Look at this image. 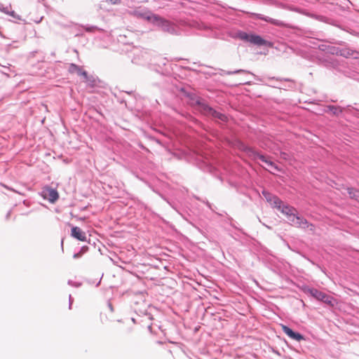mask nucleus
Here are the masks:
<instances>
[{
  "label": "nucleus",
  "mask_w": 359,
  "mask_h": 359,
  "mask_svg": "<svg viewBox=\"0 0 359 359\" xmlns=\"http://www.w3.org/2000/svg\"><path fill=\"white\" fill-rule=\"evenodd\" d=\"M236 147L240 151L245 152L246 155L252 160H256L259 158L262 162L266 163L269 166L271 167L274 170L278 171L280 170L278 167L273 162H272L270 160H268L265 156L258 153L254 148L245 145L243 142L241 141L236 142Z\"/></svg>",
  "instance_id": "nucleus-1"
},
{
  "label": "nucleus",
  "mask_w": 359,
  "mask_h": 359,
  "mask_svg": "<svg viewBox=\"0 0 359 359\" xmlns=\"http://www.w3.org/2000/svg\"><path fill=\"white\" fill-rule=\"evenodd\" d=\"M130 57L132 62L136 65H144L151 62V54L142 48H134Z\"/></svg>",
  "instance_id": "nucleus-2"
},
{
  "label": "nucleus",
  "mask_w": 359,
  "mask_h": 359,
  "mask_svg": "<svg viewBox=\"0 0 359 359\" xmlns=\"http://www.w3.org/2000/svg\"><path fill=\"white\" fill-rule=\"evenodd\" d=\"M156 18L154 20V25L158 27L162 31L169 33L170 34H178L179 30L177 27L170 21L156 15Z\"/></svg>",
  "instance_id": "nucleus-3"
},
{
  "label": "nucleus",
  "mask_w": 359,
  "mask_h": 359,
  "mask_svg": "<svg viewBox=\"0 0 359 359\" xmlns=\"http://www.w3.org/2000/svg\"><path fill=\"white\" fill-rule=\"evenodd\" d=\"M133 14L137 18L147 20L151 23H153L154 20L156 18V14L151 13L147 9H136L133 11Z\"/></svg>",
  "instance_id": "nucleus-4"
},
{
  "label": "nucleus",
  "mask_w": 359,
  "mask_h": 359,
  "mask_svg": "<svg viewBox=\"0 0 359 359\" xmlns=\"http://www.w3.org/2000/svg\"><path fill=\"white\" fill-rule=\"evenodd\" d=\"M41 195L44 199L48 200L52 203H55L59 198L57 191L50 187H45L42 191Z\"/></svg>",
  "instance_id": "nucleus-5"
},
{
  "label": "nucleus",
  "mask_w": 359,
  "mask_h": 359,
  "mask_svg": "<svg viewBox=\"0 0 359 359\" xmlns=\"http://www.w3.org/2000/svg\"><path fill=\"white\" fill-rule=\"evenodd\" d=\"M291 224L302 229H306L311 226V230H313V225L309 223V222L303 217L295 215L294 221L290 222Z\"/></svg>",
  "instance_id": "nucleus-6"
},
{
  "label": "nucleus",
  "mask_w": 359,
  "mask_h": 359,
  "mask_svg": "<svg viewBox=\"0 0 359 359\" xmlns=\"http://www.w3.org/2000/svg\"><path fill=\"white\" fill-rule=\"evenodd\" d=\"M312 296L318 301L323 302L329 306H334L336 301L327 293H311Z\"/></svg>",
  "instance_id": "nucleus-7"
},
{
  "label": "nucleus",
  "mask_w": 359,
  "mask_h": 359,
  "mask_svg": "<svg viewBox=\"0 0 359 359\" xmlns=\"http://www.w3.org/2000/svg\"><path fill=\"white\" fill-rule=\"evenodd\" d=\"M252 15L256 19L264 20V21L269 22L273 25H276V26H279V27H284L285 25V24L283 22H282L279 20L273 19V18H269L268 16H265L260 13H252Z\"/></svg>",
  "instance_id": "nucleus-8"
},
{
  "label": "nucleus",
  "mask_w": 359,
  "mask_h": 359,
  "mask_svg": "<svg viewBox=\"0 0 359 359\" xmlns=\"http://www.w3.org/2000/svg\"><path fill=\"white\" fill-rule=\"evenodd\" d=\"M283 214L285 215L289 222L294 221V218L295 215L297 214L295 212L297 210L294 208L288 205H283L281 208L279 209Z\"/></svg>",
  "instance_id": "nucleus-9"
},
{
  "label": "nucleus",
  "mask_w": 359,
  "mask_h": 359,
  "mask_svg": "<svg viewBox=\"0 0 359 359\" xmlns=\"http://www.w3.org/2000/svg\"><path fill=\"white\" fill-rule=\"evenodd\" d=\"M203 112L212 116V117H214L215 118L219 119L222 121H226L227 119V117L224 114H223L219 111H217L216 110H215L214 109H212V107H210L208 105H204Z\"/></svg>",
  "instance_id": "nucleus-10"
},
{
  "label": "nucleus",
  "mask_w": 359,
  "mask_h": 359,
  "mask_svg": "<svg viewBox=\"0 0 359 359\" xmlns=\"http://www.w3.org/2000/svg\"><path fill=\"white\" fill-rule=\"evenodd\" d=\"M71 236L81 241H86L87 240L86 233L77 226L72 228Z\"/></svg>",
  "instance_id": "nucleus-11"
},
{
  "label": "nucleus",
  "mask_w": 359,
  "mask_h": 359,
  "mask_svg": "<svg viewBox=\"0 0 359 359\" xmlns=\"http://www.w3.org/2000/svg\"><path fill=\"white\" fill-rule=\"evenodd\" d=\"M281 327L283 332L291 339L297 341H301L302 339H303V336L301 334L294 332L286 325H282Z\"/></svg>",
  "instance_id": "nucleus-12"
},
{
  "label": "nucleus",
  "mask_w": 359,
  "mask_h": 359,
  "mask_svg": "<svg viewBox=\"0 0 359 359\" xmlns=\"http://www.w3.org/2000/svg\"><path fill=\"white\" fill-rule=\"evenodd\" d=\"M190 99V103L191 105L198 106L200 109L203 111H204V105H208L200 97L196 95L195 94H189L188 95Z\"/></svg>",
  "instance_id": "nucleus-13"
},
{
  "label": "nucleus",
  "mask_w": 359,
  "mask_h": 359,
  "mask_svg": "<svg viewBox=\"0 0 359 359\" xmlns=\"http://www.w3.org/2000/svg\"><path fill=\"white\" fill-rule=\"evenodd\" d=\"M249 42L259 46H265L267 43L266 40H264L260 36L257 34H251Z\"/></svg>",
  "instance_id": "nucleus-14"
},
{
  "label": "nucleus",
  "mask_w": 359,
  "mask_h": 359,
  "mask_svg": "<svg viewBox=\"0 0 359 359\" xmlns=\"http://www.w3.org/2000/svg\"><path fill=\"white\" fill-rule=\"evenodd\" d=\"M327 112H330L333 115L336 116H339L343 111V109L341 107L334 105H328L327 107Z\"/></svg>",
  "instance_id": "nucleus-15"
},
{
  "label": "nucleus",
  "mask_w": 359,
  "mask_h": 359,
  "mask_svg": "<svg viewBox=\"0 0 359 359\" xmlns=\"http://www.w3.org/2000/svg\"><path fill=\"white\" fill-rule=\"evenodd\" d=\"M348 194L351 198L359 200V190L353 188L347 189Z\"/></svg>",
  "instance_id": "nucleus-16"
},
{
  "label": "nucleus",
  "mask_w": 359,
  "mask_h": 359,
  "mask_svg": "<svg viewBox=\"0 0 359 359\" xmlns=\"http://www.w3.org/2000/svg\"><path fill=\"white\" fill-rule=\"evenodd\" d=\"M270 204L279 210L283 205V203L278 196H275V197L273 198V200L270 201Z\"/></svg>",
  "instance_id": "nucleus-17"
},
{
  "label": "nucleus",
  "mask_w": 359,
  "mask_h": 359,
  "mask_svg": "<svg viewBox=\"0 0 359 359\" xmlns=\"http://www.w3.org/2000/svg\"><path fill=\"white\" fill-rule=\"evenodd\" d=\"M82 68L76 64L70 63L68 67V71L70 74L76 73L79 74L81 71Z\"/></svg>",
  "instance_id": "nucleus-18"
},
{
  "label": "nucleus",
  "mask_w": 359,
  "mask_h": 359,
  "mask_svg": "<svg viewBox=\"0 0 359 359\" xmlns=\"http://www.w3.org/2000/svg\"><path fill=\"white\" fill-rule=\"evenodd\" d=\"M0 11L13 17L15 18V13L13 11L11 10V7L8 6H4L3 5L0 6Z\"/></svg>",
  "instance_id": "nucleus-19"
},
{
  "label": "nucleus",
  "mask_w": 359,
  "mask_h": 359,
  "mask_svg": "<svg viewBox=\"0 0 359 359\" xmlns=\"http://www.w3.org/2000/svg\"><path fill=\"white\" fill-rule=\"evenodd\" d=\"M82 28L87 32H94L95 31H99V32L103 31L102 29H100L97 26H90L88 25H83Z\"/></svg>",
  "instance_id": "nucleus-20"
},
{
  "label": "nucleus",
  "mask_w": 359,
  "mask_h": 359,
  "mask_svg": "<svg viewBox=\"0 0 359 359\" xmlns=\"http://www.w3.org/2000/svg\"><path fill=\"white\" fill-rule=\"evenodd\" d=\"M250 35L245 32H238L237 33V37L244 41L249 42L250 39Z\"/></svg>",
  "instance_id": "nucleus-21"
},
{
  "label": "nucleus",
  "mask_w": 359,
  "mask_h": 359,
  "mask_svg": "<svg viewBox=\"0 0 359 359\" xmlns=\"http://www.w3.org/2000/svg\"><path fill=\"white\" fill-rule=\"evenodd\" d=\"M239 73L250 74L255 76L252 72L247 71V70H244V69H237L235 71H227V72H225L224 74L226 75H232V74H239Z\"/></svg>",
  "instance_id": "nucleus-22"
},
{
  "label": "nucleus",
  "mask_w": 359,
  "mask_h": 359,
  "mask_svg": "<svg viewBox=\"0 0 359 359\" xmlns=\"http://www.w3.org/2000/svg\"><path fill=\"white\" fill-rule=\"evenodd\" d=\"M262 194L264 195V196L265 197L266 200L269 203H270V201H271V200H273V198H274V197H275V196H274V195H273V194H270L269 192L266 191H262Z\"/></svg>",
  "instance_id": "nucleus-23"
},
{
  "label": "nucleus",
  "mask_w": 359,
  "mask_h": 359,
  "mask_svg": "<svg viewBox=\"0 0 359 359\" xmlns=\"http://www.w3.org/2000/svg\"><path fill=\"white\" fill-rule=\"evenodd\" d=\"M78 75L82 76L84 78L86 81H89L88 73L86 71L81 69V71L80 72V73Z\"/></svg>",
  "instance_id": "nucleus-24"
},
{
  "label": "nucleus",
  "mask_w": 359,
  "mask_h": 359,
  "mask_svg": "<svg viewBox=\"0 0 359 359\" xmlns=\"http://www.w3.org/2000/svg\"><path fill=\"white\" fill-rule=\"evenodd\" d=\"M107 1L113 5L118 4L121 3V0H107Z\"/></svg>",
  "instance_id": "nucleus-25"
},
{
  "label": "nucleus",
  "mask_w": 359,
  "mask_h": 359,
  "mask_svg": "<svg viewBox=\"0 0 359 359\" xmlns=\"http://www.w3.org/2000/svg\"><path fill=\"white\" fill-rule=\"evenodd\" d=\"M81 256V252H77V253H75V254L73 255V257H74V259H77V258H79Z\"/></svg>",
  "instance_id": "nucleus-26"
},
{
  "label": "nucleus",
  "mask_w": 359,
  "mask_h": 359,
  "mask_svg": "<svg viewBox=\"0 0 359 359\" xmlns=\"http://www.w3.org/2000/svg\"><path fill=\"white\" fill-rule=\"evenodd\" d=\"M11 212H12V210L8 211V212L7 213V215L6 216V219H8L9 218Z\"/></svg>",
  "instance_id": "nucleus-27"
},
{
  "label": "nucleus",
  "mask_w": 359,
  "mask_h": 359,
  "mask_svg": "<svg viewBox=\"0 0 359 359\" xmlns=\"http://www.w3.org/2000/svg\"><path fill=\"white\" fill-rule=\"evenodd\" d=\"M307 292H318L317 290H311V289H309Z\"/></svg>",
  "instance_id": "nucleus-28"
},
{
  "label": "nucleus",
  "mask_w": 359,
  "mask_h": 359,
  "mask_svg": "<svg viewBox=\"0 0 359 359\" xmlns=\"http://www.w3.org/2000/svg\"><path fill=\"white\" fill-rule=\"evenodd\" d=\"M68 284L69 285H73V281L72 280H69L68 281Z\"/></svg>",
  "instance_id": "nucleus-29"
},
{
  "label": "nucleus",
  "mask_w": 359,
  "mask_h": 359,
  "mask_svg": "<svg viewBox=\"0 0 359 359\" xmlns=\"http://www.w3.org/2000/svg\"><path fill=\"white\" fill-rule=\"evenodd\" d=\"M41 19H42V17H41L39 20H36L35 22H37V23H38V22H41Z\"/></svg>",
  "instance_id": "nucleus-30"
},
{
  "label": "nucleus",
  "mask_w": 359,
  "mask_h": 359,
  "mask_svg": "<svg viewBox=\"0 0 359 359\" xmlns=\"http://www.w3.org/2000/svg\"><path fill=\"white\" fill-rule=\"evenodd\" d=\"M61 245H62V247L63 246V240H62V241H61Z\"/></svg>",
  "instance_id": "nucleus-31"
},
{
  "label": "nucleus",
  "mask_w": 359,
  "mask_h": 359,
  "mask_svg": "<svg viewBox=\"0 0 359 359\" xmlns=\"http://www.w3.org/2000/svg\"><path fill=\"white\" fill-rule=\"evenodd\" d=\"M78 285H80V283H76V286L77 287Z\"/></svg>",
  "instance_id": "nucleus-32"
}]
</instances>
